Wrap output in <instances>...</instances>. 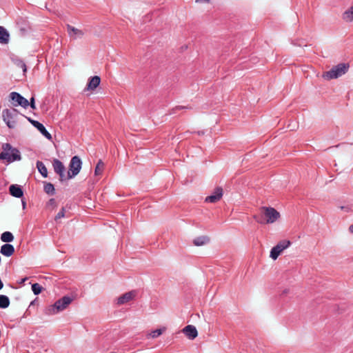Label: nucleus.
<instances>
[{
  "label": "nucleus",
  "instance_id": "obj_1",
  "mask_svg": "<svg viewBox=\"0 0 353 353\" xmlns=\"http://www.w3.org/2000/svg\"><path fill=\"white\" fill-rule=\"evenodd\" d=\"M2 150L3 151L0 153V161L6 160L8 163H10L21 160L20 151L17 148L12 147L10 143H3Z\"/></svg>",
  "mask_w": 353,
  "mask_h": 353
},
{
  "label": "nucleus",
  "instance_id": "obj_2",
  "mask_svg": "<svg viewBox=\"0 0 353 353\" xmlns=\"http://www.w3.org/2000/svg\"><path fill=\"white\" fill-rule=\"evenodd\" d=\"M74 299V297L64 296L58 299L53 305H49L46 310V314L52 315L65 310Z\"/></svg>",
  "mask_w": 353,
  "mask_h": 353
},
{
  "label": "nucleus",
  "instance_id": "obj_3",
  "mask_svg": "<svg viewBox=\"0 0 353 353\" xmlns=\"http://www.w3.org/2000/svg\"><path fill=\"white\" fill-rule=\"evenodd\" d=\"M349 67L350 65L348 63H339L332 67L330 70L323 72L322 77L326 80L337 79L345 74L347 72Z\"/></svg>",
  "mask_w": 353,
  "mask_h": 353
},
{
  "label": "nucleus",
  "instance_id": "obj_4",
  "mask_svg": "<svg viewBox=\"0 0 353 353\" xmlns=\"http://www.w3.org/2000/svg\"><path fill=\"white\" fill-rule=\"evenodd\" d=\"M81 165L82 161L78 156H74L72 157L69 163V170L67 173L68 180L74 178L79 173L81 169Z\"/></svg>",
  "mask_w": 353,
  "mask_h": 353
},
{
  "label": "nucleus",
  "instance_id": "obj_5",
  "mask_svg": "<svg viewBox=\"0 0 353 353\" xmlns=\"http://www.w3.org/2000/svg\"><path fill=\"white\" fill-rule=\"evenodd\" d=\"M18 114V111L13 108L12 110L4 109L2 111V117L7 126L10 128H14L16 125L15 117Z\"/></svg>",
  "mask_w": 353,
  "mask_h": 353
},
{
  "label": "nucleus",
  "instance_id": "obj_6",
  "mask_svg": "<svg viewBox=\"0 0 353 353\" xmlns=\"http://www.w3.org/2000/svg\"><path fill=\"white\" fill-rule=\"evenodd\" d=\"M10 101L14 107L21 106L27 108L29 106V101L21 94L17 92H12L9 94Z\"/></svg>",
  "mask_w": 353,
  "mask_h": 353
},
{
  "label": "nucleus",
  "instance_id": "obj_7",
  "mask_svg": "<svg viewBox=\"0 0 353 353\" xmlns=\"http://www.w3.org/2000/svg\"><path fill=\"white\" fill-rule=\"evenodd\" d=\"M261 210L264 212L268 224L273 223L280 218L279 212L272 207H261Z\"/></svg>",
  "mask_w": 353,
  "mask_h": 353
},
{
  "label": "nucleus",
  "instance_id": "obj_8",
  "mask_svg": "<svg viewBox=\"0 0 353 353\" xmlns=\"http://www.w3.org/2000/svg\"><path fill=\"white\" fill-rule=\"evenodd\" d=\"M291 245V242L288 240H283L277 243L276 245L273 247L270 251V256L276 260L281 253Z\"/></svg>",
  "mask_w": 353,
  "mask_h": 353
},
{
  "label": "nucleus",
  "instance_id": "obj_9",
  "mask_svg": "<svg viewBox=\"0 0 353 353\" xmlns=\"http://www.w3.org/2000/svg\"><path fill=\"white\" fill-rule=\"evenodd\" d=\"M52 166L54 171L56 174L59 176L60 181H64L68 180L67 174H65V168L63 163L57 159H54L52 161Z\"/></svg>",
  "mask_w": 353,
  "mask_h": 353
},
{
  "label": "nucleus",
  "instance_id": "obj_10",
  "mask_svg": "<svg viewBox=\"0 0 353 353\" xmlns=\"http://www.w3.org/2000/svg\"><path fill=\"white\" fill-rule=\"evenodd\" d=\"M28 120L41 132L43 136H44L48 140H52V137L51 134L46 130L42 123L30 118H28Z\"/></svg>",
  "mask_w": 353,
  "mask_h": 353
},
{
  "label": "nucleus",
  "instance_id": "obj_11",
  "mask_svg": "<svg viewBox=\"0 0 353 353\" xmlns=\"http://www.w3.org/2000/svg\"><path fill=\"white\" fill-rule=\"evenodd\" d=\"M223 189L221 187L216 188L212 194L208 196H207L205 199V201L207 203H216L219 201L223 196Z\"/></svg>",
  "mask_w": 353,
  "mask_h": 353
},
{
  "label": "nucleus",
  "instance_id": "obj_12",
  "mask_svg": "<svg viewBox=\"0 0 353 353\" xmlns=\"http://www.w3.org/2000/svg\"><path fill=\"white\" fill-rule=\"evenodd\" d=\"M66 28L69 37L72 39H81L84 35V32L82 30L76 28L70 24H67Z\"/></svg>",
  "mask_w": 353,
  "mask_h": 353
},
{
  "label": "nucleus",
  "instance_id": "obj_13",
  "mask_svg": "<svg viewBox=\"0 0 353 353\" xmlns=\"http://www.w3.org/2000/svg\"><path fill=\"white\" fill-rule=\"evenodd\" d=\"M17 25L22 34H26L30 30V23L26 18L19 17L17 19Z\"/></svg>",
  "mask_w": 353,
  "mask_h": 353
},
{
  "label": "nucleus",
  "instance_id": "obj_14",
  "mask_svg": "<svg viewBox=\"0 0 353 353\" xmlns=\"http://www.w3.org/2000/svg\"><path fill=\"white\" fill-rule=\"evenodd\" d=\"M9 192L11 196L16 198H23V190L22 187L17 184H12L9 187Z\"/></svg>",
  "mask_w": 353,
  "mask_h": 353
},
{
  "label": "nucleus",
  "instance_id": "obj_15",
  "mask_svg": "<svg viewBox=\"0 0 353 353\" xmlns=\"http://www.w3.org/2000/svg\"><path fill=\"white\" fill-rule=\"evenodd\" d=\"M183 332L190 340L194 339L198 335V332L196 327L192 325H188L185 326L183 329Z\"/></svg>",
  "mask_w": 353,
  "mask_h": 353
},
{
  "label": "nucleus",
  "instance_id": "obj_16",
  "mask_svg": "<svg viewBox=\"0 0 353 353\" xmlns=\"http://www.w3.org/2000/svg\"><path fill=\"white\" fill-rule=\"evenodd\" d=\"M101 78L99 76L91 77L86 85V90H94L100 84Z\"/></svg>",
  "mask_w": 353,
  "mask_h": 353
},
{
  "label": "nucleus",
  "instance_id": "obj_17",
  "mask_svg": "<svg viewBox=\"0 0 353 353\" xmlns=\"http://www.w3.org/2000/svg\"><path fill=\"white\" fill-rule=\"evenodd\" d=\"M136 292L134 291H130L123 294L117 299V304L123 305L132 300L135 296Z\"/></svg>",
  "mask_w": 353,
  "mask_h": 353
},
{
  "label": "nucleus",
  "instance_id": "obj_18",
  "mask_svg": "<svg viewBox=\"0 0 353 353\" xmlns=\"http://www.w3.org/2000/svg\"><path fill=\"white\" fill-rule=\"evenodd\" d=\"M0 252L5 256H10L14 253V248L12 244L6 243L1 247Z\"/></svg>",
  "mask_w": 353,
  "mask_h": 353
},
{
  "label": "nucleus",
  "instance_id": "obj_19",
  "mask_svg": "<svg viewBox=\"0 0 353 353\" xmlns=\"http://www.w3.org/2000/svg\"><path fill=\"white\" fill-rule=\"evenodd\" d=\"M9 38L10 34L7 30L3 26H0V43L7 44L9 42Z\"/></svg>",
  "mask_w": 353,
  "mask_h": 353
},
{
  "label": "nucleus",
  "instance_id": "obj_20",
  "mask_svg": "<svg viewBox=\"0 0 353 353\" xmlns=\"http://www.w3.org/2000/svg\"><path fill=\"white\" fill-rule=\"evenodd\" d=\"M210 241V239L208 236H200L196 237L193 240V244L196 246H202L207 243H208Z\"/></svg>",
  "mask_w": 353,
  "mask_h": 353
},
{
  "label": "nucleus",
  "instance_id": "obj_21",
  "mask_svg": "<svg viewBox=\"0 0 353 353\" xmlns=\"http://www.w3.org/2000/svg\"><path fill=\"white\" fill-rule=\"evenodd\" d=\"M36 165H37V168L38 169V171L42 175V176L45 177V178L47 177L48 176V170H47L46 165H44V163L42 161H37Z\"/></svg>",
  "mask_w": 353,
  "mask_h": 353
},
{
  "label": "nucleus",
  "instance_id": "obj_22",
  "mask_svg": "<svg viewBox=\"0 0 353 353\" xmlns=\"http://www.w3.org/2000/svg\"><path fill=\"white\" fill-rule=\"evenodd\" d=\"M1 241L8 243L14 240V236L12 232L9 231L4 232L1 235Z\"/></svg>",
  "mask_w": 353,
  "mask_h": 353
},
{
  "label": "nucleus",
  "instance_id": "obj_23",
  "mask_svg": "<svg viewBox=\"0 0 353 353\" xmlns=\"http://www.w3.org/2000/svg\"><path fill=\"white\" fill-rule=\"evenodd\" d=\"M43 190L44 192L49 195H54L55 194L54 185L51 183H44Z\"/></svg>",
  "mask_w": 353,
  "mask_h": 353
},
{
  "label": "nucleus",
  "instance_id": "obj_24",
  "mask_svg": "<svg viewBox=\"0 0 353 353\" xmlns=\"http://www.w3.org/2000/svg\"><path fill=\"white\" fill-rule=\"evenodd\" d=\"M254 219L260 224H268L266 222L264 212L260 210V213L254 214L253 216Z\"/></svg>",
  "mask_w": 353,
  "mask_h": 353
},
{
  "label": "nucleus",
  "instance_id": "obj_25",
  "mask_svg": "<svg viewBox=\"0 0 353 353\" xmlns=\"http://www.w3.org/2000/svg\"><path fill=\"white\" fill-rule=\"evenodd\" d=\"M9 305H10L9 298L6 295L1 294L0 295V308L6 309V308L8 307Z\"/></svg>",
  "mask_w": 353,
  "mask_h": 353
},
{
  "label": "nucleus",
  "instance_id": "obj_26",
  "mask_svg": "<svg viewBox=\"0 0 353 353\" xmlns=\"http://www.w3.org/2000/svg\"><path fill=\"white\" fill-rule=\"evenodd\" d=\"M343 19L346 21H353V6L343 13Z\"/></svg>",
  "mask_w": 353,
  "mask_h": 353
},
{
  "label": "nucleus",
  "instance_id": "obj_27",
  "mask_svg": "<svg viewBox=\"0 0 353 353\" xmlns=\"http://www.w3.org/2000/svg\"><path fill=\"white\" fill-rule=\"evenodd\" d=\"M104 166V163L102 161V160L100 159L96 165L94 174L96 176L101 175L103 171Z\"/></svg>",
  "mask_w": 353,
  "mask_h": 353
},
{
  "label": "nucleus",
  "instance_id": "obj_28",
  "mask_svg": "<svg viewBox=\"0 0 353 353\" xmlns=\"http://www.w3.org/2000/svg\"><path fill=\"white\" fill-rule=\"evenodd\" d=\"M32 290L35 295H38L42 292L43 287L39 283H35L32 285Z\"/></svg>",
  "mask_w": 353,
  "mask_h": 353
},
{
  "label": "nucleus",
  "instance_id": "obj_29",
  "mask_svg": "<svg viewBox=\"0 0 353 353\" xmlns=\"http://www.w3.org/2000/svg\"><path fill=\"white\" fill-rule=\"evenodd\" d=\"M165 328H160V329H157L154 331H152L150 334V336L152 337V338H157L159 336H160L164 331H165Z\"/></svg>",
  "mask_w": 353,
  "mask_h": 353
},
{
  "label": "nucleus",
  "instance_id": "obj_30",
  "mask_svg": "<svg viewBox=\"0 0 353 353\" xmlns=\"http://www.w3.org/2000/svg\"><path fill=\"white\" fill-rule=\"evenodd\" d=\"M38 304L37 298L30 302L28 309L26 310L25 314H30L31 312V307Z\"/></svg>",
  "mask_w": 353,
  "mask_h": 353
},
{
  "label": "nucleus",
  "instance_id": "obj_31",
  "mask_svg": "<svg viewBox=\"0 0 353 353\" xmlns=\"http://www.w3.org/2000/svg\"><path fill=\"white\" fill-rule=\"evenodd\" d=\"M183 109H192L191 106H183V105H177L175 108H172L171 110V114H174L176 110H183Z\"/></svg>",
  "mask_w": 353,
  "mask_h": 353
},
{
  "label": "nucleus",
  "instance_id": "obj_32",
  "mask_svg": "<svg viewBox=\"0 0 353 353\" xmlns=\"http://www.w3.org/2000/svg\"><path fill=\"white\" fill-rule=\"evenodd\" d=\"M65 216V208H62L61 210L57 213L55 216L54 220L57 221L58 219L63 218Z\"/></svg>",
  "mask_w": 353,
  "mask_h": 353
},
{
  "label": "nucleus",
  "instance_id": "obj_33",
  "mask_svg": "<svg viewBox=\"0 0 353 353\" xmlns=\"http://www.w3.org/2000/svg\"><path fill=\"white\" fill-rule=\"evenodd\" d=\"M29 106H30V108L32 109V110H35L36 109V105H35V99L34 97H32L30 98V100L29 101Z\"/></svg>",
  "mask_w": 353,
  "mask_h": 353
},
{
  "label": "nucleus",
  "instance_id": "obj_34",
  "mask_svg": "<svg viewBox=\"0 0 353 353\" xmlns=\"http://www.w3.org/2000/svg\"><path fill=\"white\" fill-rule=\"evenodd\" d=\"M17 65L19 67H20L23 70V72H26V70H27L26 65L23 61H19Z\"/></svg>",
  "mask_w": 353,
  "mask_h": 353
},
{
  "label": "nucleus",
  "instance_id": "obj_35",
  "mask_svg": "<svg viewBox=\"0 0 353 353\" xmlns=\"http://www.w3.org/2000/svg\"><path fill=\"white\" fill-rule=\"evenodd\" d=\"M48 205H50V206H52V207H56L57 206V203H56V201L54 199L52 198L50 199L48 202Z\"/></svg>",
  "mask_w": 353,
  "mask_h": 353
},
{
  "label": "nucleus",
  "instance_id": "obj_36",
  "mask_svg": "<svg viewBox=\"0 0 353 353\" xmlns=\"http://www.w3.org/2000/svg\"><path fill=\"white\" fill-rule=\"evenodd\" d=\"M27 280H28V277L23 278V279H21L20 281H18V283H19V285H23V284H24V283H25Z\"/></svg>",
  "mask_w": 353,
  "mask_h": 353
},
{
  "label": "nucleus",
  "instance_id": "obj_37",
  "mask_svg": "<svg viewBox=\"0 0 353 353\" xmlns=\"http://www.w3.org/2000/svg\"><path fill=\"white\" fill-rule=\"evenodd\" d=\"M340 208L343 210H345L346 212H349L350 208L349 206H341Z\"/></svg>",
  "mask_w": 353,
  "mask_h": 353
},
{
  "label": "nucleus",
  "instance_id": "obj_38",
  "mask_svg": "<svg viewBox=\"0 0 353 353\" xmlns=\"http://www.w3.org/2000/svg\"><path fill=\"white\" fill-rule=\"evenodd\" d=\"M210 0H196V3H202V2H207L208 3Z\"/></svg>",
  "mask_w": 353,
  "mask_h": 353
},
{
  "label": "nucleus",
  "instance_id": "obj_39",
  "mask_svg": "<svg viewBox=\"0 0 353 353\" xmlns=\"http://www.w3.org/2000/svg\"><path fill=\"white\" fill-rule=\"evenodd\" d=\"M23 208L25 209L26 206V202L24 200H21Z\"/></svg>",
  "mask_w": 353,
  "mask_h": 353
},
{
  "label": "nucleus",
  "instance_id": "obj_40",
  "mask_svg": "<svg viewBox=\"0 0 353 353\" xmlns=\"http://www.w3.org/2000/svg\"><path fill=\"white\" fill-rule=\"evenodd\" d=\"M349 231H350V232L353 233V224H352V225L349 227Z\"/></svg>",
  "mask_w": 353,
  "mask_h": 353
},
{
  "label": "nucleus",
  "instance_id": "obj_41",
  "mask_svg": "<svg viewBox=\"0 0 353 353\" xmlns=\"http://www.w3.org/2000/svg\"><path fill=\"white\" fill-rule=\"evenodd\" d=\"M288 292H289V289H285V290L283 291L282 294H287Z\"/></svg>",
  "mask_w": 353,
  "mask_h": 353
}]
</instances>
